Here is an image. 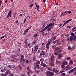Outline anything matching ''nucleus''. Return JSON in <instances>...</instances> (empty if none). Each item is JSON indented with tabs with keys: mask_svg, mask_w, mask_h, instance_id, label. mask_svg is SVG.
<instances>
[{
	"mask_svg": "<svg viewBox=\"0 0 76 76\" xmlns=\"http://www.w3.org/2000/svg\"><path fill=\"white\" fill-rule=\"evenodd\" d=\"M47 76H52L54 75V73L53 72L48 71L46 72Z\"/></svg>",
	"mask_w": 76,
	"mask_h": 76,
	"instance_id": "nucleus-1",
	"label": "nucleus"
},
{
	"mask_svg": "<svg viewBox=\"0 0 76 76\" xmlns=\"http://www.w3.org/2000/svg\"><path fill=\"white\" fill-rule=\"evenodd\" d=\"M12 11L10 10L8 12L7 15L5 17V19H8V18H10V17L12 16Z\"/></svg>",
	"mask_w": 76,
	"mask_h": 76,
	"instance_id": "nucleus-2",
	"label": "nucleus"
},
{
	"mask_svg": "<svg viewBox=\"0 0 76 76\" xmlns=\"http://www.w3.org/2000/svg\"><path fill=\"white\" fill-rule=\"evenodd\" d=\"M38 45H36L34 48V51L35 52H36L37 50H38Z\"/></svg>",
	"mask_w": 76,
	"mask_h": 76,
	"instance_id": "nucleus-3",
	"label": "nucleus"
},
{
	"mask_svg": "<svg viewBox=\"0 0 76 76\" xmlns=\"http://www.w3.org/2000/svg\"><path fill=\"white\" fill-rule=\"evenodd\" d=\"M52 72H54L55 73H58V71L57 69H56L55 68H53Z\"/></svg>",
	"mask_w": 76,
	"mask_h": 76,
	"instance_id": "nucleus-4",
	"label": "nucleus"
},
{
	"mask_svg": "<svg viewBox=\"0 0 76 76\" xmlns=\"http://www.w3.org/2000/svg\"><path fill=\"white\" fill-rule=\"evenodd\" d=\"M53 24L52 23H50V24H49L48 26L45 27L46 29H47L48 28H50V26H53Z\"/></svg>",
	"mask_w": 76,
	"mask_h": 76,
	"instance_id": "nucleus-5",
	"label": "nucleus"
},
{
	"mask_svg": "<svg viewBox=\"0 0 76 76\" xmlns=\"http://www.w3.org/2000/svg\"><path fill=\"white\" fill-rule=\"evenodd\" d=\"M53 24L52 23H50V24H49L48 26L45 27L46 29H47L48 28H50V26H53Z\"/></svg>",
	"mask_w": 76,
	"mask_h": 76,
	"instance_id": "nucleus-6",
	"label": "nucleus"
},
{
	"mask_svg": "<svg viewBox=\"0 0 76 76\" xmlns=\"http://www.w3.org/2000/svg\"><path fill=\"white\" fill-rule=\"evenodd\" d=\"M69 65H67L66 66V68L68 70H69L72 68V66L71 67H69Z\"/></svg>",
	"mask_w": 76,
	"mask_h": 76,
	"instance_id": "nucleus-7",
	"label": "nucleus"
},
{
	"mask_svg": "<svg viewBox=\"0 0 76 76\" xmlns=\"http://www.w3.org/2000/svg\"><path fill=\"white\" fill-rule=\"evenodd\" d=\"M28 31H29V29H26L24 32L23 35H25L28 32Z\"/></svg>",
	"mask_w": 76,
	"mask_h": 76,
	"instance_id": "nucleus-8",
	"label": "nucleus"
},
{
	"mask_svg": "<svg viewBox=\"0 0 76 76\" xmlns=\"http://www.w3.org/2000/svg\"><path fill=\"white\" fill-rule=\"evenodd\" d=\"M45 53L44 51H42L40 53L39 55L40 56H45Z\"/></svg>",
	"mask_w": 76,
	"mask_h": 76,
	"instance_id": "nucleus-9",
	"label": "nucleus"
},
{
	"mask_svg": "<svg viewBox=\"0 0 76 76\" xmlns=\"http://www.w3.org/2000/svg\"><path fill=\"white\" fill-rule=\"evenodd\" d=\"M18 72H20V71H22L23 67L22 66H19L18 67Z\"/></svg>",
	"mask_w": 76,
	"mask_h": 76,
	"instance_id": "nucleus-10",
	"label": "nucleus"
},
{
	"mask_svg": "<svg viewBox=\"0 0 76 76\" xmlns=\"http://www.w3.org/2000/svg\"><path fill=\"white\" fill-rule=\"evenodd\" d=\"M47 23L45 22H44L43 23V26L42 27L41 29H43L44 28H45V25H46Z\"/></svg>",
	"mask_w": 76,
	"mask_h": 76,
	"instance_id": "nucleus-11",
	"label": "nucleus"
},
{
	"mask_svg": "<svg viewBox=\"0 0 76 76\" xmlns=\"http://www.w3.org/2000/svg\"><path fill=\"white\" fill-rule=\"evenodd\" d=\"M36 68L37 69H39V66L38 65V64H36V66H35V69H36Z\"/></svg>",
	"mask_w": 76,
	"mask_h": 76,
	"instance_id": "nucleus-12",
	"label": "nucleus"
},
{
	"mask_svg": "<svg viewBox=\"0 0 76 76\" xmlns=\"http://www.w3.org/2000/svg\"><path fill=\"white\" fill-rule=\"evenodd\" d=\"M35 4L36 6V7L37 10L39 11V6L38 5V4H37V3H35Z\"/></svg>",
	"mask_w": 76,
	"mask_h": 76,
	"instance_id": "nucleus-13",
	"label": "nucleus"
},
{
	"mask_svg": "<svg viewBox=\"0 0 76 76\" xmlns=\"http://www.w3.org/2000/svg\"><path fill=\"white\" fill-rule=\"evenodd\" d=\"M46 48H47V49H49V47H50V43H47V44H46Z\"/></svg>",
	"mask_w": 76,
	"mask_h": 76,
	"instance_id": "nucleus-14",
	"label": "nucleus"
},
{
	"mask_svg": "<svg viewBox=\"0 0 76 76\" xmlns=\"http://www.w3.org/2000/svg\"><path fill=\"white\" fill-rule=\"evenodd\" d=\"M62 64L64 66H66L67 64H68V62L67 61H66L65 62H63Z\"/></svg>",
	"mask_w": 76,
	"mask_h": 76,
	"instance_id": "nucleus-15",
	"label": "nucleus"
},
{
	"mask_svg": "<svg viewBox=\"0 0 76 76\" xmlns=\"http://www.w3.org/2000/svg\"><path fill=\"white\" fill-rule=\"evenodd\" d=\"M28 70V72H27V74L28 75V76H30V75H29V73H32V71H31V69H29Z\"/></svg>",
	"mask_w": 76,
	"mask_h": 76,
	"instance_id": "nucleus-16",
	"label": "nucleus"
},
{
	"mask_svg": "<svg viewBox=\"0 0 76 76\" xmlns=\"http://www.w3.org/2000/svg\"><path fill=\"white\" fill-rule=\"evenodd\" d=\"M20 62L21 64H22V65H23V66H24L25 65V64H24L23 61L21 60L20 61Z\"/></svg>",
	"mask_w": 76,
	"mask_h": 76,
	"instance_id": "nucleus-17",
	"label": "nucleus"
},
{
	"mask_svg": "<svg viewBox=\"0 0 76 76\" xmlns=\"http://www.w3.org/2000/svg\"><path fill=\"white\" fill-rule=\"evenodd\" d=\"M52 38H53V37H52L51 39H49V41H48V43H49V44H50V42H52Z\"/></svg>",
	"mask_w": 76,
	"mask_h": 76,
	"instance_id": "nucleus-18",
	"label": "nucleus"
},
{
	"mask_svg": "<svg viewBox=\"0 0 76 76\" xmlns=\"http://www.w3.org/2000/svg\"><path fill=\"white\" fill-rule=\"evenodd\" d=\"M46 29L45 28V27L42 30L39 31V32H44L45 30H46Z\"/></svg>",
	"mask_w": 76,
	"mask_h": 76,
	"instance_id": "nucleus-19",
	"label": "nucleus"
},
{
	"mask_svg": "<svg viewBox=\"0 0 76 76\" xmlns=\"http://www.w3.org/2000/svg\"><path fill=\"white\" fill-rule=\"evenodd\" d=\"M50 63V64L51 66H53V65L54 64V62H51Z\"/></svg>",
	"mask_w": 76,
	"mask_h": 76,
	"instance_id": "nucleus-20",
	"label": "nucleus"
},
{
	"mask_svg": "<svg viewBox=\"0 0 76 76\" xmlns=\"http://www.w3.org/2000/svg\"><path fill=\"white\" fill-rule=\"evenodd\" d=\"M12 69H15V66L13 65L11 66Z\"/></svg>",
	"mask_w": 76,
	"mask_h": 76,
	"instance_id": "nucleus-21",
	"label": "nucleus"
},
{
	"mask_svg": "<svg viewBox=\"0 0 76 76\" xmlns=\"http://www.w3.org/2000/svg\"><path fill=\"white\" fill-rule=\"evenodd\" d=\"M71 37H75V33H72L71 34Z\"/></svg>",
	"mask_w": 76,
	"mask_h": 76,
	"instance_id": "nucleus-22",
	"label": "nucleus"
},
{
	"mask_svg": "<svg viewBox=\"0 0 76 76\" xmlns=\"http://www.w3.org/2000/svg\"><path fill=\"white\" fill-rule=\"evenodd\" d=\"M35 58H36V57H35V56L33 57L32 59H33V61H36V60H35Z\"/></svg>",
	"mask_w": 76,
	"mask_h": 76,
	"instance_id": "nucleus-23",
	"label": "nucleus"
},
{
	"mask_svg": "<svg viewBox=\"0 0 76 76\" xmlns=\"http://www.w3.org/2000/svg\"><path fill=\"white\" fill-rule=\"evenodd\" d=\"M74 71L73 69H72L69 72V73H71L72 72H73Z\"/></svg>",
	"mask_w": 76,
	"mask_h": 76,
	"instance_id": "nucleus-24",
	"label": "nucleus"
},
{
	"mask_svg": "<svg viewBox=\"0 0 76 76\" xmlns=\"http://www.w3.org/2000/svg\"><path fill=\"white\" fill-rule=\"evenodd\" d=\"M40 61L41 63H43V62L44 61V59L43 58H42L40 59Z\"/></svg>",
	"mask_w": 76,
	"mask_h": 76,
	"instance_id": "nucleus-25",
	"label": "nucleus"
},
{
	"mask_svg": "<svg viewBox=\"0 0 76 76\" xmlns=\"http://www.w3.org/2000/svg\"><path fill=\"white\" fill-rule=\"evenodd\" d=\"M73 37H71V36L70 37V39H69L70 41L72 42V41H73Z\"/></svg>",
	"mask_w": 76,
	"mask_h": 76,
	"instance_id": "nucleus-26",
	"label": "nucleus"
},
{
	"mask_svg": "<svg viewBox=\"0 0 76 76\" xmlns=\"http://www.w3.org/2000/svg\"><path fill=\"white\" fill-rule=\"evenodd\" d=\"M36 43V41L34 40L33 41V42H32V45H34V44H35Z\"/></svg>",
	"mask_w": 76,
	"mask_h": 76,
	"instance_id": "nucleus-27",
	"label": "nucleus"
},
{
	"mask_svg": "<svg viewBox=\"0 0 76 76\" xmlns=\"http://www.w3.org/2000/svg\"><path fill=\"white\" fill-rule=\"evenodd\" d=\"M11 61H12L13 62H15L16 61V59L14 58V59H12L11 60Z\"/></svg>",
	"mask_w": 76,
	"mask_h": 76,
	"instance_id": "nucleus-28",
	"label": "nucleus"
},
{
	"mask_svg": "<svg viewBox=\"0 0 76 76\" xmlns=\"http://www.w3.org/2000/svg\"><path fill=\"white\" fill-rule=\"evenodd\" d=\"M17 13H16L15 14H14V15H13V16L14 17V19H15V16H16V15H17Z\"/></svg>",
	"mask_w": 76,
	"mask_h": 76,
	"instance_id": "nucleus-29",
	"label": "nucleus"
},
{
	"mask_svg": "<svg viewBox=\"0 0 76 76\" xmlns=\"http://www.w3.org/2000/svg\"><path fill=\"white\" fill-rule=\"evenodd\" d=\"M37 63V64H40V62L39 61H38L36 62Z\"/></svg>",
	"mask_w": 76,
	"mask_h": 76,
	"instance_id": "nucleus-30",
	"label": "nucleus"
},
{
	"mask_svg": "<svg viewBox=\"0 0 76 76\" xmlns=\"http://www.w3.org/2000/svg\"><path fill=\"white\" fill-rule=\"evenodd\" d=\"M68 49L69 50H72V47H70V46H69L68 47Z\"/></svg>",
	"mask_w": 76,
	"mask_h": 76,
	"instance_id": "nucleus-31",
	"label": "nucleus"
},
{
	"mask_svg": "<svg viewBox=\"0 0 76 76\" xmlns=\"http://www.w3.org/2000/svg\"><path fill=\"white\" fill-rule=\"evenodd\" d=\"M51 58L54 59V55H52L51 56Z\"/></svg>",
	"mask_w": 76,
	"mask_h": 76,
	"instance_id": "nucleus-32",
	"label": "nucleus"
},
{
	"mask_svg": "<svg viewBox=\"0 0 76 76\" xmlns=\"http://www.w3.org/2000/svg\"><path fill=\"white\" fill-rule=\"evenodd\" d=\"M51 30V28H50L49 27L48 28V31H50Z\"/></svg>",
	"mask_w": 76,
	"mask_h": 76,
	"instance_id": "nucleus-33",
	"label": "nucleus"
},
{
	"mask_svg": "<svg viewBox=\"0 0 76 76\" xmlns=\"http://www.w3.org/2000/svg\"><path fill=\"white\" fill-rule=\"evenodd\" d=\"M57 41H58V40H56L54 41H53V42H52V43L53 44H55V43H56V42H57Z\"/></svg>",
	"mask_w": 76,
	"mask_h": 76,
	"instance_id": "nucleus-34",
	"label": "nucleus"
},
{
	"mask_svg": "<svg viewBox=\"0 0 76 76\" xmlns=\"http://www.w3.org/2000/svg\"><path fill=\"white\" fill-rule=\"evenodd\" d=\"M39 72H40V71L39 70L35 71V73H37V74H38Z\"/></svg>",
	"mask_w": 76,
	"mask_h": 76,
	"instance_id": "nucleus-35",
	"label": "nucleus"
},
{
	"mask_svg": "<svg viewBox=\"0 0 76 76\" xmlns=\"http://www.w3.org/2000/svg\"><path fill=\"white\" fill-rule=\"evenodd\" d=\"M31 45V44L29 43H28L27 44V47H30V46Z\"/></svg>",
	"mask_w": 76,
	"mask_h": 76,
	"instance_id": "nucleus-36",
	"label": "nucleus"
},
{
	"mask_svg": "<svg viewBox=\"0 0 76 76\" xmlns=\"http://www.w3.org/2000/svg\"><path fill=\"white\" fill-rule=\"evenodd\" d=\"M55 49L57 51V50H58L60 49V48H59L58 47H57V48H56Z\"/></svg>",
	"mask_w": 76,
	"mask_h": 76,
	"instance_id": "nucleus-37",
	"label": "nucleus"
},
{
	"mask_svg": "<svg viewBox=\"0 0 76 76\" xmlns=\"http://www.w3.org/2000/svg\"><path fill=\"white\" fill-rule=\"evenodd\" d=\"M53 60H54V59L51 58L50 59V61H51L52 62H53Z\"/></svg>",
	"mask_w": 76,
	"mask_h": 76,
	"instance_id": "nucleus-38",
	"label": "nucleus"
},
{
	"mask_svg": "<svg viewBox=\"0 0 76 76\" xmlns=\"http://www.w3.org/2000/svg\"><path fill=\"white\" fill-rule=\"evenodd\" d=\"M73 40L74 41H76V36H75L73 38Z\"/></svg>",
	"mask_w": 76,
	"mask_h": 76,
	"instance_id": "nucleus-39",
	"label": "nucleus"
},
{
	"mask_svg": "<svg viewBox=\"0 0 76 76\" xmlns=\"http://www.w3.org/2000/svg\"><path fill=\"white\" fill-rule=\"evenodd\" d=\"M70 63H71V64H73V61H72V60H71L70 61Z\"/></svg>",
	"mask_w": 76,
	"mask_h": 76,
	"instance_id": "nucleus-40",
	"label": "nucleus"
},
{
	"mask_svg": "<svg viewBox=\"0 0 76 76\" xmlns=\"http://www.w3.org/2000/svg\"><path fill=\"white\" fill-rule=\"evenodd\" d=\"M6 37L7 36L6 35L5 36H3L1 37V39H3L5 37Z\"/></svg>",
	"mask_w": 76,
	"mask_h": 76,
	"instance_id": "nucleus-41",
	"label": "nucleus"
},
{
	"mask_svg": "<svg viewBox=\"0 0 76 76\" xmlns=\"http://www.w3.org/2000/svg\"><path fill=\"white\" fill-rule=\"evenodd\" d=\"M43 66L44 67H46V64H43Z\"/></svg>",
	"mask_w": 76,
	"mask_h": 76,
	"instance_id": "nucleus-42",
	"label": "nucleus"
},
{
	"mask_svg": "<svg viewBox=\"0 0 76 76\" xmlns=\"http://www.w3.org/2000/svg\"><path fill=\"white\" fill-rule=\"evenodd\" d=\"M54 54H55V55H56V56H57L58 55V54L56 52H54Z\"/></svg>",
	"mask_w": 76,
	"mask_h": 76,
	"instance_id": "nucleus-43",
	"label": "nucleus"
},
{
	"mask_svg": "<svg viewBox=\"0 0 76 76\" xmlns=\"http://www.w3.org/2000/svg\"><path fill=\"white\" fill-rule=\"evenodd\" d=\"M64 71L62 70L59 73H64Z\"/></svg>",
	"mask_w": 76,
	"mask_h": 76,
	"instance_id": "nucleus-44",
	"label": "nucleus"
},
{
	"mask_svg": "<svg viewBox=\"0 0 76 76\" xmlns=\"http://www.w3.org/2000/svg\"><path fill=\"white\" fill-rule=\"evenodd\" d=\"M26 63L27 64H28V63H29V61H28V60H26Z\"/></svg>",
	"mask_w": 76,
	"mask_h": 76,
	"instance_id": "nucleus-45",
	"label": "nucleus"
},
{
	"mask_svg": "<svg viewBox=\"0 0 76 76\" xmlns=\"http://www.w3.org/2000/svg\"><path fill=\"white\" fill-rule=\"evenodd\" d=\"M32 61L31 60H30L29 61V63H32Z\"/></svg>",
	"mask_w": 76,
	"mask_h": 76,
	"instance_id": "nucleus-46",
	"label": "nucleus"
},
{
	"mask_svg": "<svg viewBox=\"0 0 76 76\" xmlns=\"http://www.w3.org/2000/svg\"><path fill=\"white\" fill-rule=\"evenodd\" d=\"M8 67H9L10 69H12V66H11L10 65H8Z\"/></svg>",
	"mask_w": 76,
	"mask_h": 76,
	"instance_id": "nucleus-47",
	"label": "nucleus"
},
{
	"mask_svg": "<svg viewBox=\"0 0 76 76\" xmlns=\"http://www.w3.org/2000/svg\"><path fill=\"white\" fill-rule=\"evenodd\" d=\"M1 76H7L5 74H1Z\"/></svg>",
	"mask_w": 76,
	"mask_h": 76,
	"instance_id": "nucleus-48",
	"label": "nucleus"
},
{
	"mask_svg": "<svg viewBox=\"0 0 76 76\" xmlns=\"http://www.w3.org/2000/svg\"><path fill=\"white\" fill-rule=\"evenodd\" d=\"M20 59H21V60H23V61H25V60L23 58H20Z\"/></svg>",
	"mask_w": 76,
	"mask_h": 76,
	"instance_id": "nucleus-49",
	"label": "nucleus"
},
{
	"mask_svg": "<svg viewBox=\"0 0 76 76\" xmlns=\"http://www.w3.org/2000/svg\"><path fill=\"white\" fill-rule=\"evenodd\" d=\"M20 59H21V60H23V61H25V60L23 58H20Z\"/></svg>",
	"mask_w": 76,
	"mask_h": 76,
	"instance_id": "nucleus-50",
	"label": "nucleus"
},
{
	"mask_svg": "<svg viewBox=\"0 0 76 76\" xmlns=\"http://www.w3.org/2000/svg\"><path fill=\"white\" fill-rule=\"evenodd\" d=\"M20 59H21V60H23V61H25V60L23 58H20Z\"/></svg>",
	"mask_w": 76,
	"mask_h": 76,
	"instance_id": "nucleus-51",
	"label": "nucleus"
},
{
	"mask_svg": "<svg viewBox=\"0 0 76 76\" xmlns=\"http://www.w3.org/2000/svg\"><path fill=\"white\" fill-rule=\"evenodd\" d=\"M20 59H21V60H23V61H25V60L23 58H20Z\"/></svg>",
	"mask_w": 76,
	"mask_h": 76,
	"instance_id": "nucleus-52",
	"label": "nucleus"
},
{
	"mask_svg": "<svg viewBox=\"0 0 76 76\" xmlns=\"http://www.w3.org/2000/svg\"><path fill=\"white\" fill-rule=\"evenodd\" d=\"M21 58H25V56L22 55H21Z\"/></svg>",
	"mask_w": 76,
	"mask_h": 76,
	"instance_id": "nucleus-53",
	"label": "nucleus"
},
{
	"mask_svg": "<svg viewBox=\"0 0 76 76\" xmlns=\"http://www.w3.org/2000/svg\"><path fill=\"white\" fill-rule=\"evenodd\" d=\"M56 44L57 45H60V44L59 42H57Z\"/></svg>",
	"mask_w": 76,
	"mask_h": 76,
	"instance_id": "nucleus-54",
	"label": "nucleus"
},
{
	"mask_svg": "<svg viewBox=\"0 0 76 76\" xmlns=\"http://www.w3.org/2000/svg\"><path fill=\"white\" fill-rule=\"evenodd\" d=\"M33 6V4L31 3L30 4V6H29V7H32Z\"/></svg>",
	"mask_w": 76,
	"mask_h": 76,
	"instance_id": "nucleus-55",
	"label": "nucleus"
},
{
	"mask_svg": "<svg viewBox=\"0 0 76 76\" xmlns=\"http://www.w3.org/2000/svg\"><path fill=\"white\" fill-rule=\"evenodd\" d=\"M20 55H21V54H20V53H18L17 56H20Z\"/></svg>",
	"mask_w": 76,
	"mask_h": 76,
	"instance_id": "nucleus-56",
	"label": "nucleus"
},
{
	"mask_svg": "<svg viewBox=\"0 0 76 76\" xmlns=\"http://www.w3.org/2000/svg\"><path fill=\"white\" fill-rule=\"evenodd\" d=\"M26 76V74H23L21 75V76Z\"/></svg>",
	"mask_w": 76,
	"mask_h": 76,
	"instance_id": "nucleus-57",
	"label": "nucleus"
},
{
	"mask_svg": "<svg viewBox=\"0 0 76 76\" xmlns=\"http://www.w3.org/2000/svg\"><path fill=\"white\" fill-rule=\"evenodd\" d=\"M52 48L53 49H54L55 48H56V46L55 45H53L52 47Z\"/></svg>",
	"mask_w": 76,
	"mask_h": 76,
	"instance_id": "nucleus-58",
	"label": "nucleus"
},
{
	"mask_svg": "<svg viewBox=\"0 0 76 76\" xmlns=\"http://www.w3.org/2000/svg\"><path fill=\"white\" fill-rule=\"evenodd\" d=\"M65 12H63V13H62V14H61V15H62V16H64L65 15Z\"/></svg>",
	"mask_w": 76,
	"mask_h": 76,
	"instance_id": "nucleus-59",
	"label": "nucleus"
},
{
	"mask_svg": "<svg viewBox=\"0 0 76 76\" xmlns=\"http://www.w3.org/2000/svg\"><path fill=\"white\" fill-rule=\"evenodd\" d=\"M56 39V37H54L53 38V40H55V39Z\"/></svg>",
	"mask_w": 76,
	"mask_h": 76,
	"instance_id": "nucleus-60",
	"label": "nucleus"
},
{
	"mask_svg": "<svg viewBox=\"0 0 76 76\" xmlns=\"http://www.w3.org/2000/svg\"><path fill=\"white\" fill-rule=\"evenodd\" d=\"M69 36H70V35H69V34H67L66 35V37H67V38H68V37H69Z\"/></svg>",
	"mask_w": 76,
	"mask_h": 76,
	"instance_id": "nucleus-61",
	"label": "nucleus"
},
{
	"mask_svg": "<svg viewBox=\"0 0 76 76\" xmlns=\"http://www.w3.org/2000/svg\"><path fill=\"white\" fill-rule=\"evenodd\" d=\"M61 67L62 68H64V66L63 65H61Z\"/></svg>",
	"mask_w": 76,
	"mask_h": 76,
	"instance_id": "nucleus-62",
	"label": "nucleus"
},
{
	"mask_svg": "<svg viewBox=\"0 0 76 76\" xmlns=\"http://www.w3.org/2000/svg\"><path fill=\"white\" fill-rule=\"evenodd\" d=\"M25 44H26L27 43V40H25L24 42Z\"/></svg>",
	"mask_w": 76,
	"mask_h": 76,
	"instance_id": "nucleus-63",
	"label": "nucleus"
},
{
	"mask_svg": "<svg viewBox=\"0 0 76 76\" xmlns=\"http://www.w3.org/2000/svg\"><path fill=\"white\" fill-rule=\"evenodd\" d=\"M74 71H75V70H76V67L74 68V69H73Z\"/></svg>",
	"mask_w": 76,
	"mask_h": 76,
	"instance_id": "nucleus-64",
	"label": "nucleus"
}]
</instances>
